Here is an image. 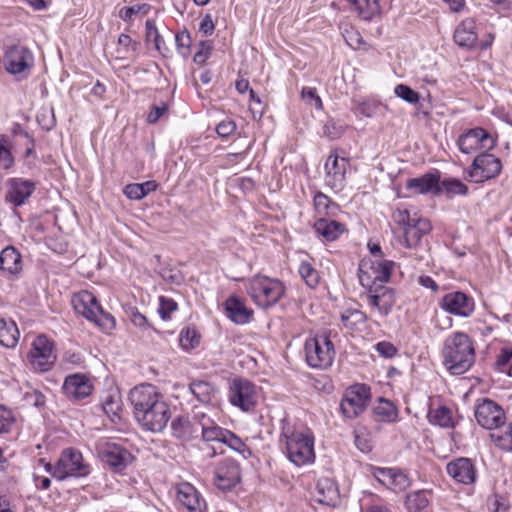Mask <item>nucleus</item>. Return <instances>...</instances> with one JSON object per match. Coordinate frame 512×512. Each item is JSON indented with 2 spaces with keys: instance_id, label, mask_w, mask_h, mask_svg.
Segmentation results:
<instances>
[{
  "instance_id": "obj_1",
  "label": "nucleus",
  "mask_w": 512,
  "mask_h": 512,
  "mask_svg": "<svg viewBox=\"0 0 512 512\" xmlns=\"http://www.w3.org/2000/svg\"><path fill=\"white\" fill-rule=\"evenodd\" d=\"M280 441L285 444L288 459L296 466L314 462V435L309 428L284 419Z\"/></svg>"
},
{
  "instance_id": "obj_2",
  "label": "nucleus",
  "mask_w": 512,
  "mask_h": 512,
  "mask_svg": "<svg viewBox=\"0 0 512 512\" xmlns=\"http://www.w3.org/2000/svg\"><path fill=\"white\" fill-rule=\"evenodd\" d=\"M443 363L454 375L467 372L475 362L472 340L464 332H454L444 341Z\"/></svg>"
},
{
  "instance_id": "obj_3",
  "label": "nucleus",
  "mask_w": 512,
  "mask_h": 512,
  "mask_svg": "<svg viewBox=\"0 0 512 512\" xmlns=\"http://www.w3.org/2000/svg\"><path fill=\"white\" fill-rule=\"evenodd\" d=\"M71 303L78 314L94 322L104 332H109L115 328V318L103 310L93 293L87 290L75 293L72 296Z\"/></svg>"
},
{
  "instance_id": "obj_4",
  "label": "nucleus",
  "mask_w": 512,
  "mask_h": 512,
  "mask_svg": "<svg viewBox=\"0 0 512 512\" xmlns=\"http://www.w3.org/2000/svg\"><path fill=\"white\" fill-rule=\"evenodd\" d=\"M246 289L254 303L264 309L274 306L285 293L280 280L262 275L249 279Z\"/></svg>"
},
{
  "instance_id": "obj_5",
  "label": "nucleus",
  "mask_w": 512,
  "mask_h": 512,
  "mask_svg": "<svg viewBox=\"0 0 512 512\" xmlns=\"http://www.w3.org/2000/svg\"><path fill=\"white\" fill-rule=\"evenodd\" d=\"M91 473V466L75 448H65L54 465L53 477L59 481L83 478Z\"/></svg>"
},
{
  "instance_id": "obj_6",
  "label": "nucleus",
  "mask_w": 512,
  "mask_h": 512,
  "mask_svg": "<svg viewBox=\"0 0 512 512\" xmlns=\"http://www.w3.org/2000/svg\"><path fill=\"white\" fill-rule=\"evenodd\" d=\"M304 348L306 362L310 367L327 369L332 365L335 348L327 335H316L308 338Z\"/></svg>"
},
{
  "instance_id": "obj_7",
  "label": "nucleus",
  "mask_w": 512,
  "mask_h": 512,
  "mask_svg": "<svg viewBox=\"0 0 512 512\" xmlns=\"http://www.w3.org/2000/svg\"><path fill=\"white\" fill-rule=\"evenodd\" d=\"M5 70L17 80L27 78L34 66V56L29 48L20 44L8 46L3 55Z\"/></svg>"
},
{
  "instance_id": "obj_8",
  "label": "nucleus",
  "mask_w": 512,
  "mask_h": 512,
  "mask_svg": "<svg viewBox=\"0 0 512 512\" xmlns=\"http://www.w3.org/2000/svg\"><path fill=\"white\" fill-rule=\"evenodd\" d=\"M394 262L389 260L361 261L358 268L359 282L363 287L389 281Z\"/></svg>"
},
{
  "instance_id": "obj_9",
  "label": "nucleus",
  "mask_w": 512,
  "mask_h": 512,
  "mask_svg": "<svg viewBox=\"0 0 512 512\" xmlns=\"http://www.w3.org/2000/svg\"><path fill=\"white\" fill-rule=\"evenodd\" d=\"M502 170V163L499 158L489 153H482L476 156L467 171V178L475 183H482L486 180L497 177Z\"/></svg>"
},
{
  "instance_id": "obj_10",
  "label": "nucleus",
  "mask_w": 512,
  "mask_h": 512,
  "mask_svg": "<svg viewBox=\"0 0 512 512\" xmlns=\"http://www.w3.org/2000/svg\"><path fill=\"white\" fill-rule=\"evenodd\" d=\"M367 291L362 295L367 304L377 310L382 317L388 316L396 302L395 291L384 284L365 287Z\"/></svg>"
},
{
  "instance_id": "obj_11",
  "label": "nucleus",
  "mask_w": 512,
  "mask_h": 512,
  "mask_svg": "<svg viewBox=\"0 0 512 512\" xmlns=\"http://www.w3.org/2000/svg\"><path fill=\"white\" fill-rule=\"evenodd\" d=\"M228 397L233 406L249 411L257 403L256 387L247 379L236 378L230 383Z\"/></svg>"
},
{
  "instance_id": "obj_12",
  "label": "nucleus",
  "mask_w": 512,
  "mask_h": 512,
  "mask_svg": "<svg viewBox=\"0 0 512 512\" xmlns=\"http://www.w3.org/2000/svg\"><path fill=\"white\" fill-rule=\"evenodd\" d=\"M370 398L369 388L365 385L351 386L340 403L343 415L347 418L358 417L366 409Z\"/></svg>"
},
{
  "instance_id": "obj_13",
  "label": "nucleus",
  "mask_w": 512,
  "mask_h": 512,
  "mask_svg": "<svg viewBox=\"0 0 512 512\" xmlns=\"http://www.w3.org/2000/svg\"><path fill=\"white\" fill-rule=\"evenodd\" d=\"M439 306L449 314L468 318L474 313L475 301L462 291H452L441 298Z\"/></svg>"
},
{
  "instance_id": "obj_14",
  "label": "nucleus",
  "mask_w": 512,
  "mask_h": 512,
  "mask_svg": "<svg viewBox=\"0 0 512 512\" xmlns=\"http://www.w3.org/2000/svg\"><path fill=\"white\" fill-rule=\"evenodd\" d=\"M475 418L485 429H497L505 422V413L500 405L493 400L483 398L475 409Z\"/></svg>"
},
{
  "instance_id": "obj_15",
  "label": "nucleus",
  "mask_w": 512,
  "mask_h": 512,
  "mask_svg": "<svg viewBox=\"0 0 512 512\" xmlns=\"http://www.w3.org/2000/svg\"><path fill=\"white\" fill-rule=\"evenodd\" d=\"M29 359L34 368L47 371L56 360L53 343L44 335L37 336L32 343Z\"/></svg>"
},
{
  "instance_id": "obj_16",
  "label": "nucleus",
  "mask_w": 512,
  "mask_h": 512,
  "mask_svg": "<svg viewBox=\"0 0 512 512\" xmlns=\"http://www.w3.org/2000/svg\"><path fill=\"white\" fill-rule=\"evenodd\" d=\"M36 190V183L23 178H10L6 182L5 201L14 207L26 203Z\"/></svg>"
},
{
  "instance_id": "obj_17",
  "label": "nucleus",
  "mask_w": 512,
  "mask_h": 512,
  "mask_svg": "<svg viewBox=\"0 0 512 512\" xmlns=\"http://www.w3.org/2000/svg\"><path fill=\"white\" fill-rule=\"evenodd\" d=\"M457 144L462 153L470 154L480 148L492 149L495 142L485 129L477 127L460 135Z\"/></svg>"
},
{
  "instance_id": "obj_18",
  "label": "nucleus",
  "mask_w": 512,
  "mask_h": 512,
  "mask_svg": "<svg viewBox=\"0 0 512 512\" xmlns=\"http://www.w3.org/2000/svg\"><path fill=\"white\" fill-rule=\"evenodd\" d=\"M373 476L379 483L395 493H401L411 485L409 476L398 468L375 467Z\"/></svg>"
},
{
  "instance_id": "obj_19",
  "label": "nucleus",
  "mask_w": 512,
  "mask_h": 512,
  "mask_svg": "<svg viewBox=\"0 0 512 512\" xmlns=\"http://www.w3.org/2000/svg\"><path fill=\"white\" fill-rule=\"evenodd\" d=\"M240 479V466L233 459L222 460L215 469L214 483L223 491L233 488Z\"/></svg>"
},
{
  "instance_id": "obj_20",
  "label": "nucleus",
  "mask_w": 512,
  "mask_h": 512,
  "mask_svg": "<svg viewBox=\"0 0 512 512\" xmlns=\"http://www.w3.org/2000/svg\"><path fill=\"white\" fill-rule=\"evenodd\" d=\"M348 159L339 157L336 152H332L326 160V183L332 189L340 190L343 188L346 178Z\"/></svg>"
},
{
  "instance_id": "obj_21",
  "label": "nucleus",
  "mask_w": 512,
  "mask_h": 512,
  "mask_svg": "<svg viewBox=\"0 0 512 512\" xmlns=\"http://www.w3.org/2000/svg\"><path fill=\"white\" fill-rule=\"evenodd\" d=\"M177 500L188 512H205L207 504L201 493L190 483L177 486Z\"/></svg>"
},
{
  "instance_id": "obj_22",
  "label": "nucleus",
  "mask_w": 512,
  "mask_h": 512,
  "mask_svg": "<svg viewBox=\"0 0 512 512\" xmlns=\"http://www.w3.org/2000/svg\"><path fill=\"white\" fill-rule=\"evenodd\" d=\"M223 306L227 318L237 325L247 324L253 318V310L246 306L244 299L236 295H230Z\"/></svg>"
},
{
  "instance_id": "obj_23",
  "label": "nucleus",
  "mask_w": 512,
  "mask_h": 512,
  "mask_svg": "<svg viewBox=\"0 0 512 512\" xmlns=\"http://www.w3.org/2000/svg\"><path fill=\"white\" fill-rule=\"evenodd\" d=\"M171 417L168 404L163 401L155 405L149 413L143 415L139 424L146 430L152 432H161L167 425Z\"/></svg>"
},
{
  "instance_id": "obj_24",
  "label": "nucleus",
  "mask_w": 512,
  "mask_h": 512,
  "mask_svg": "<svg viewBox=\"0 0 512 512\" xmlns=\"http://www.w3.org/2000/svg\"><path fill=\"white\" fill-rule=\"evenodd\" d=\"M446 471L458 483L469 485L476 480V469L469 458L460 457L449 462Z\"/></svg>"
},
{
  "instance_id": "obj_25",
  "label": "nucleus",
  "mask_w": 512,
  "mask_h": 512,
  "mask_svg": "<svg viewBox=\"0 0 512 512\" xmlns=\"http://www.w3.org/2000/svg\"><path fill=\"white\" fill-rule=\"evenodd\" d=\"M102 459L115 472H121L131 464L133 456L122 446L115 443H107L103 451Z\"/></svg>"
},
{
  "instance_id": "obj_26",
  "label": "nucleus",
  "mask_w": 512,
  "mask_h": 512,
  "mask_svg": "<svg viewBox=\"0 0 512 512\" xmlns=\"http://www.w3.org/2000/svg\"><path fill=\"white\" fill-rule=\"evenodd\" d=\"M63 390L68 398L81 400L92 393L93 386L84 374H73L65 378Z\"/></svg>"
},
{
  "instance_id": "obj_27",
  "label": "nucleus",
  "mask_w": 512,
  "mask_h": 512,
  "mask_svg": "<svg viewBox=\"0 0 512 512\" xmlns=\"http://www.w3.org/2000/svg\"><path fill=\"white\" fill-rule=\"evenodd\" d=\"M440 173L438 170L426 173L420 177L410 178L406 182V188L414 194L440 195L439 189Z\"/></svg>"
},
{
  "instance_id": "obj_28",
  "label": "nucleus",
  "mask_w": 512,
  "mask_h": 512,
  "mask_svg": "<svg viewBox=\"0 0 512 512\" xmlns=\"http://www.w3.org/2000/svg\"><path fill=\"white\" fill-rule=\"evenodd\" d=\"M432 229L431 223L428 219L416 217L414 221L403 230L402 244L406 248H415L421 238L428 234Z\"/></svg>"
},
{
  "instance_id": "obj_29",
  "label": "nucleus",
  "mask_w": 512,
  "mask_h": 512,
  "mask_svg": "<svg viewBox=\"0 0 512 512\" xmlns=\"http://www.w3.org/2000/svg\"><path fill=\"white\" fill-rule=\"evenodd\" d=\"M453 39L462 48L472 49L475 47L478 39L475 20L473 18L462 20L454 31Z\"/></svg>"
},
{
  "instance_id": "obj_30",
  "label": "nucleus",
  "mask_w": 512,
  "mask_h": 512,
  "mask_svg": "<svg viewBox=\"0 0 512 512\" xmlns=\"http://www.w3.org/2000/svg\"><path fill=\"white\" fill-rule=\"evenodd\" d=\"M317 501L328 506H336L340 494L336 482L328 477H321L316 484Z\"/></svg>"
},
{
  "instance_id": "obj_31",
  "label": "nucleus",
  "mask_w": 512,
  "mask_h": 512,
  "mask_svg": "<svg viewBox=\"0 0 512 512\" xmlns=\"http://www.w3.org/2000/svg\"><path fill=\"white\" fill-rule=\"evenodd\" d=\"M313 227L318 235L329 242L337 240L346 231L345 224L337 221L335 217L318 218Z\"/></svg>"
},
{
  "instance_id": "obj_32",
  "label": "nucleus",
  "mask_w": 512,
  "mask_h": 512,
  "mask_svg": "<svg viewBox=\"0 0 512 512\" xmlns=\"http://www.w3.org/2000/svg\"><path fill=\"white\" fill-rule=\"evenodd\" d=\"M172 434L182 441H190L199 434V419L195 422L187 417H177L171 423Z\"/></svg>"
},
{
  "instance_id": "obj_33",
  "label": "nucleus",
  "mask_w": 512,
  "mask_h": 512,
  "mask_svg": "<svg viewBox=\"0 0 512 512\" xmlns=\"http://www.w3.org/2000/svg\"><path fill=\"white\" fill-rule=\"evenodd\" d=\"M227 429L218 426L211 418L202 414L199 417V433L202 436L203 444L217 442L221 443Z\"/></svg>"
},
{
  "instance_id": "obj_34",
  "label": "nucleus",
  "mask_w": 512,
  "mask_h": 512,
  "mask_svg": "<svg viewBox=\"0 0 512 512\" xmlns=\"http://www.w3.org/2000/svg\"><path fill=\"white\" fill-rule=\"evenodd\" d=\"M159 394L156 387L151 384H142L130 390L129 401L133 406V412H138L147 406V403L152 401L156 395Z\"/></svg>"
},
{
  "instance_id": "obj_35",
  "label": "nucleus",
  "mask_w": 512,
  "mask_h": 512,
  "mask_svg": "<svg viewBox=\"0 0 512 512\" xmlns=\"http://www.w3.org/2000/svg\"><path fill=\"white\" fill-rule=\"evenodd\" d=\"M433 499V491L422 489L407 494L405 505L408 512H423Z\"/></svg>"
},
{
  "instance_id": "obj_36",
  "label": "nucleus",
  "mask_w": 512,
  "mask_h": 512,
  "mask_svg": "<svg viewBox=\"0 0 512 512\" xmlns=\"http://www.w3.org/2000/svg\"><path fill=\"white\" fill-rule=\"evenodd\" d=\"M0 269L10 274H17L22 270L21 255L14 247L8 246L1 251Z\"/></svg>"
},
{
  "instance_id": "obj_37",
  "label": "nucleus",
  "mask_w": 512,
  "mask_h": 512,
  "mask_svg": "<svg viewBox=\"0 0 512 512\" xmlns=\"http://www.w3.org/2000/svg\"><path fill=\"white\" fill-rule=\"evenodd\" d=\"M313 202L318 218L336 217L340 213V206L322 192L315 194Z\"/></svg>"
},
{
  "instance_id": "obj_38",
  "label": "nucleus",
  "mask_w": 512,
  "mask_h": 512,
  "mask_svg": "<svg viewBox=\"0 0 512 512\" xmlns=\"http://www.w3.org/2000/svg\"><path fill=\"white\" fill-rule=\"evenodd\" d=\"M373 418L377 422L391 423L396 421L398 411L396 406L389 400L380 398L372 409Z\"/></svg>"
},
{
  "instance_id": "obj_39",
  "label": "nucleus",
  "mask_w": 512,
  "mask_h": 512,
  "mask_svg": "<svg viewBox=\"0 0 512 512\" xmlns=\"http://www.w3.org/2000/svg\"><path fill=\"white\" fill-rule=\"evenodd\" d=\"M189 389L201 403L208 404L216 400L217 389L207 381H193L190 383Z\"/></svg>"
},
{
  "instance_id": "obj_40",
  "label": "nucleus",
  "mask_w": 512,
  "mask_h": 512,
  "mask_svg": "<svg viewBox=\"0 0 512 512\" xmlns=\"http://www.w3.org/2000/svg\"><path fill=\"white\" fill-rule=\"evenodd\" d=\"M19 340V330L12 320L0 318V344L7 348H13Z\"/></svg>"
},
{
  "instance_id": "obj_41",
  "label": "nucleus",
  "mask_w": 512,
  "mask_h": 512,
  "mask_svg": "<svg viewBox=\"0 0 512 512\" xmlns=\"http://www.w3.org/2000/svg\"><path fill=\"white\" fill-rule=\"evenodd\" d=\"M427 418L429 423L432 425H436L441 428L454 427L452 411L446 406H440L435 409L430 408L427 414Z\"/></svg>"
},
{
  "instance_id": "obj_42",
  "label": "nucleus",
  "mask_w": 512,
  "mask_h": 512,
  "mask_svg": "<svg viewBox=\"0 0 512 512\" xmlns=\"http://www.w3.org/2000/svg\"><path fill=\"white\" fill-rule=\"evenodd\" d=\"M440 194L445 193L447 198L451 199L454 196H465L468 194V186L456 178H447L439 180Z\"/></svg>"
},
{
  "instance_id": "obj_43",
  "label": "nucleus",
  "mask_w": 512,
  "mask_h": 512,
  "mask_svg": "<svg viewBox=\"0 0 512 512\" xmlns=\"http://www.w3.org/2000/svg\"><path fill=\"white\" fill-rule=\"evenodd\" d=\"M363 19H371L380 12L379 0H346Z\"/></svg>"
},
{
  "instance_id": "obj_44",
  "label": "nucleus",
  "mask_w": 512,
  "mask_h": 512,
  "mask_svg": "<svg viewBox=\"0 0 512 512\" xmlns=\"http://www.w3.org/2000/svg\"><path fill=\"white\" fill-rule=\"evenodd\" d=\"M367 319V315L358 309H346L341 314L343 325L351 330H359L366 323Z\"/></svg>"
},
{
  "instance_id": "obj_45",
  "label": "nucleus",
  "mask_w": 512,
  "mask_h": 512,
  "mask_svg": "<svg viewBox=\"0 0 512 512\" xmlns=\"http://www.w3.org/2000/svg\"><path fill=\"white\" fill-rule=\"evenodd\" d=\"M200 338V334L195 328L186 327L180 332V346L185 351H190L200 344Z\"/></svg>"
},
{
  "instance_id": "obj_46",
  "label": "nucleus",
  "mask_w": 512,
  "mask_h": 512,
  "mask_svg": "<svg viewBox=\"0 0 512 512\" xmlns=\"http://www.w3.org/2000/svg\"><path fill=\"white\" fill-rule=\"evenodd\" d=\"M145 28H146V38H147V40L148 41H153L154 45H155V48L162 55H165V51H167L168 49L165 47V42H164L162 36L160 35L157 27H156L155 21L147 20L146 24H145Z\"/></svg>"
},
{
  "instance_id": "obj_47",
  "label": "nucleus",
  "mask_w": 512,
  "mask_h": 512,
  "mask_svg": "<svg viewBox=\"0 0 512 512\" xmlns=\"http://www.w3.org/2000/svg\"><path fill=\"white\" fill-rule=\"evenodd\" d=\"M14 164L11 145L7 136L0 134V169L7 170Z\"/></svg>"
},
{
  "instance_id": "obj_48",
  "label": "nucleus",
  "mask_w": 512,
  "mask_h": 512,
  "mask_svg": "<svg viewBox=\"0 0 512 512\" xmlns=\"http://www.w3.org/2000/svg\"><path fill=\"white\" fill-rule=\"evenodd\" d=\"M299 274L310 288H315L320 282L318 271L307 261L301 262Z\"/></svg>"
},
{
  "instance_id": "obj_49",
  "label": "nucleus",
  "mask_w": 512,
  "mask_h": 512,
  "mask_svg": "<svg viewBox=\"0 0 512 512\" xmlns=\"http://www.w3.org/2000/svg\"><path fill=\"white\" fill-rule=\"evenodd\" d=\"M221 443L227 445L231 449L243 455L245 451H248L250 453V451L246 447L245 443L241 440V438L229 430H226L225 436L222 438Z\"/></svg>"
},
{
  "instance_id": "obj_50",
  "label": "nucleus",
  "mask_w": 512,
  "mask_h": 512,
  "mask_svg": "<svg viewBox=\"0 0 512 512\" xmlns=\"http://www.w3.org/2000/svg\"><path fill=\"white\" fill-rule=\"evenodd\" d=\"M354 442L356 447L364 453H368L372 449V441L370 435L364 428L355 429L354 431Z\"/></svg>"
},
{
  "instance_id": "obj_51",
  "label": "nucleus",
  "mask_w": 512,
  "mask_h": 512,
  "mask_svg": "<svg viewBox=\"0 0 512 512\" xmlns=\"http://www.w3.org/2000/svg\"><path fill=\"white\" fill-rule=\"evenodd\" d=\"M102 407L106 414L117 416L121 409L120 396L117 393L108 394L103 399Z\"/></svg>"
},
{
  "instance_id": "obj_52",
  "label": "nucleus",
  "mask_w": 512,
  "mask_h": 512,
  "mask_svg": "<svg viewBox=\"0 0 512 512\" xmlns=\"http://www.w3.org/2000/svg\"><path fill=\"white\" fill-rule=\"evenodd\" d=\"M178 308L177 303L170 298L161 296L159 298V308L158 313L162 320H169L171 319V314L176 311Z\"/></svg>"
},
{
  "instance_id": "obj_53",
  "label": "nucleus",
  "mask_w": 512,
  "mask_h": 512,
  "mask_svg": "<svg viewBox=\"0 0 512 512\" xmlns=\"http://www.w3.org/2000/svg\"><path fill=\"white\" fill-rule=\"evenodd\" d=\"M394 92H395L396 96H398L399 98L405 100L406 102H408L410 104H415L420 99L418 92H416L415 90H413L412 88H410L409 86L404 85V84H398L395 87Z\"/></svg>"
},
{
  "instance_id": "obj_54",
  "label": "nucleus",
  "mask_w": 512,
  "mask_h": 512,
  "mask_svg": "<svg viewBox=\"0 0 512 512\" xmlns=\"http://www.w3.org/2000/svg\"><path fill=\"white\" fill-rule=\"evenodd\" d=\"M512 366V349L511 348H502L500 353L498 354L495 367L500 372H505L510 369Z\"/></svg>"
},
{
  "instance_id": "obj_55",
  "label": "nucleus",
  "mask_w": 512,
  "mask_h": 512,
  "mask_svg": "<svg viewBox=\"0 0 512 512\" xmlns=\"http://www.w3.org/2000/svg\"><path fill=\"white\" fill-rule=\"evenodd\" d=\"M175 42L177 51L183 57H187L190 54L191 36L189 32L183 31L175 35Z\"/></svg>"
},
{
  "instance_id": "obj_56",
  "label": "nucleus",
  "mask_w": 512,
  "mask_h": 512,
  "mask_svg": "<svg viewBox=\"0 0 512 512\" xmlns=\"http://www.w3.org/2000/svg\"><path fill=\"white\" fill-rule=\"evenodd\" d=\"M213 44L209 41H200L198 50L194 55V62L198 65H203L211 56Z\"/></svg>"
},
{
  "instance_id": "obj_57",
  "label": "nucleus",
  "mask_w": 512,
  "mask_h": 512,
  "mask_svg": "<svg viewBox=\"0 0 512 512\" xmlns=\"http://www.w3.org/2000/svg\"><path fill=\"white\" fill-rule=\"evenodd\" d=\"M118 45V52L125 54L129 52H136L139 49L140 43L132 40L129 35L122 33L118 37Z\"/></svg>"
},
{
  "instance_id": "obj_58",
  "label": "nucleus",
  "mask_w": 512,
  "mask_h": 512,
  "mask_svg": "<svg viewBox=\"0 0 512 512\" xmlns=\"http://www.w3.org/2000/svg\"><path fill=\"white\" fill-rule=\"evenodd\" d=\"M14 421L13 412L5 406L0 405V434L9 432Z\"/></svg>"
},
{
  "instance_id": "obj_59",
  "label": "nucleus",
  "mask_w": 512,
  "mask_h": 512,
  "mask_svg": "<svg viewBox=\"0 0 512 512\" xmlns=\"http://www.w3.org/2000/svg\"><path fill=\"white\" fill-rule=\"evenodd\" d=\"M492 439L504 450H512V427H508L504 433H492Z\"/></svg>"
},
{
  "instance_id": "obj_60",
  "label": "nucleus",
  "mask_w": 512,
  "mask_h": 512,
  "mask_svg": "<svg viewBox=\"0 0 512 512\" xmlns=\"http://www.w3.org/2000/svg\"><path fill=\"white\" fill-rule=\"evenodd\" d=\"M302 98L316 109H322V100L317 95L316 89L312 87H303L301 91Z\"/></svg>"
},
{
  "instance_id": "obj_61",
  "label": "nucleus",
  "mask_w": 512,
  "mask_h": 512,
  "mask_svg": "<svg viewBox=\"0 0 512 512\" xmlns=\"http://www.w3.org/2000/svg\"><path fill=\"white\" fill-rule=\"evenodd\" d=\"M415 218L416 215L412 217L406 209H396L393 213L394 222L401 226L403 230L409 226Z\"/></svg>"
},
{
  "instance_id": "obj_62",
  "label": "nucleus",
  "mask_w": 512,
  "mask_h": 512,
  "mask_svg": "<svg viewBox=\"0 0 512 512\" xmlns=\"http://www.w3.org/2000/svg\"><path fill=\"white\" fill-rule=\"evenodd\" d=\"M376 351L385 358H392L397 354V348L388 341H381L375 345Z\"/></svg>"
},
{
  "instance_id": "obj_63",
  "label": "nucleus",
  "mask_w": 512,
  "mask_h": 512,
  "mask_svg": "<svg viewBox=\"0 0 512 512\" xmlns=\"http://www.w3.org/2000/svg\"><path fill=\"white\" fill-rule=\"evenodd\" d=\"M235 130H236V123L229 119L221 121L216 126V132L222 138H226V137L230 136L231 134H233L235 132Z\"/></svg>"
},
{
  "instance_id": "obj_64",
  "label": "nucleus",
  "mask_w": 512,
  "mask_h": 512,
  "mask_svg": "<svg viewBox=\"0 0 512 512\" xmlns=\"http://www.w3.org/2000/svg\"><path fill=\"white\" fill-rule=\"evenodd\" d=\"M379 107H380L379 103L363 101V102L359 103V105L357 107V111L359 114H361L365 117H372L376 114Z\"/></svg>"
}]
</instances>
